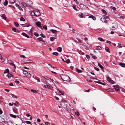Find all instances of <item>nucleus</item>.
<instances>
[{
	"mask_svg": "<svg viewBox=\"0 0 125 125\" xmlns=\"http://www.w3.org/2000/svg\"><path fill=\"white\" fill-rule=\"evenodd\" d=\"M102 12L104 14L106 15L107 12L104 9H102L101 10Z\"/></svg>",
	"mask_w": 125,
	"mask_h": 125,
	"instance_id": "obj_23",
	"label": "nucleus"
},
{
	"mask_svg": "<svg viewBox=\"0 0 125 125\" xmlns=\"http://www.w3.org/2000/svg\"><path fill=\"white\" fill-rule=\"evenodd\" d=\"M26 123L28 124H31V123L30 121H26Z\"/></svg>",
	"mask_w": 125,
	"mask_h": 125,
	"instance_id": "obj_53",
	"label": "nucleus"
},
{
	"mask_svg": "<svg viewBox=\"0 0 125 125\" xmlns=\"http://www.w3.org/2000/svg\"><path fill=\"white\" fill-rule=\"evenodd\" d=\"M37 39L39 40V41H41L43 42H44L45 41L43 40L42 38L41 37H40L38 38H37Z\"/></svg>",
	"mask_w": 125,
	"mask_h": 125,
	"instance_id": "obj_18",
	"label": "nucleus"
},
{
	"mask_svg": "<svg viewBox=\"0 0 125 125\" xmlns=\"http://www.w3.org/2000/svg\"><path fill=\"white\" fill-rule=\"evenodd\" d=\"M5 14H2L1 16V17H3V19L4 20H6V17H5Z\"/></svg>",
	"mask_w": 125,
	"mask_h": 125,
	"instance_id": "obj_24",
	"label": "nucleus"
},
{
	"mask_svg": "<svg viewBox=\"0 0 125 125\" xmlns=\"http://www.w3.org/2000/svg\"><path fill=\"white\" fill-rule=\"evenodd\" d=\"M99 84H102L103 85H104H104H105V83H102V82H100V83Z\"/></svg>",
	"mask_w": 125,
	"mask_h": 125,
	"instance_id": "obj_56",
	"label": "nucleus"
},
{
	"mask_svg": "<svg viewBox=\"0 0 125 125\" xmlns=\"http://www.w3.org/2000/svg\"><path fill=\"white\" fill-rule=\"evenodd\" d=\"M60 77L64 81H69L70 79L69 77L67 75L61 74Z\"/></svg>",
	"mask_w": 125,
	"mask_h": 125,
	"instance_id": "obj_2",
	"label": "nucleus"
},
{
	"mask_svg": "<svg viewBox=\"0 0 125 125\" xmlns=\"http://www.w3.org/2000/svg\"><path fill=\"white\" fill-rule=\"evenodd\" d=\"M62 104L63 105V106L64 107H67V105L64 103H63Z\"/></svg>",
	"mask_w": 125,
	"mask_h": 125,
	"instance_id": "obj_46",
	"label": "nucleus"
},
{
	"mask_svg": "<svg viewBox=\"0 0 125 125\" xmlns=\"http://www.w3.org/2000/svg\"><path fill=\"white\" fill-rule=\"evenodd\" d=\"M36 25L38 27L40 28H41V23L39 21L37 22H36Z\"/></svg>",
	"mask_w": 125,
	"mask_h": 125,
	"instance_id": "obj_6",
	"label": "nucleus"
},
{
	"mask_svg": "<svg viewBox=\"0 0 125 125\" xmlns=\"http://www.w3.org/2000/svg\"><path fill=\"white\" fill-rule=\"evenodd\" d=\"M45 124L46 125H50V123L48 122H46L45 123Z\"/></svg>",
	"mask_w": 125,
	"mask_h": 125,
	"instance_id": "obj_57",
	"label": "nucleus"
},
{
	"mask_svg": "<svg viewBox=\"0 0 125 125\" xmlns=\"http://www.w3.org/2000/svg\"><path fill=\"white\" fill-rule=\"evenodd\" d=\"M91 54L93 58L94 59H96L97 58V57L95 55L92 54Z\"/></svg>",
	"mask_w": 125,
	"mask_h": 125,
	"instance_id": "obj_25",
	"label": "nucleus"
},
{
	"mask_svg": "<svg viewBox=\"0 0 125 125\" xmlns=\"http://www.w3.org/2000/svg\"><path fill=\"white\" fill-rule=\"evenodd\" d=\"M11 95H12V97L13 98H16V99L17 98V97L15 95H14L13 94H11Z\"/></svg>",
	"mask_w": 125,
	"mask_h": 125,
	"instance_id": "obj_39",
	"label": "nucleus"
},
{
	"mask_svg": "<svg viewBox=\"0 0 125 125\" xmlns=\"http://www.w3.org/2000/svg\"><path fill=\"white\" fill-rule=\"evenodd\" d=\"M54 98L57 100H59V98L56 96H54Z\"/></svg>",
	"mask_w": 125,
	"mask_h": 125,
	"instance_id": "obj_58",
	"label": "nucleus"
},
{
	"mask_svg": "<svg viewBox=\"0 0 125 125\" xmlns=\"http://www.w3.org/2000/svg\"><path fill=\"white\" fill-rule=\"evenodd\" d=\"M23 72V73L25 75H26V73H28V72L26 70H24Z\"/></svg>",
	"mask_w": 125,
	"mask_h": 125,
	"instance_id": "obj_54",
	"label": "nucleus"
},
{
	"mask_svg": "<svg viewBox=\"0 0 125 125\" xmlns=\"http://www.w3.org/2000/svg\"><path fill=\"white\" fill-rule=\"evenodd\" d=\"M119 65L123 67H125V64L121 62L119 63Z\"/></svg>",
	"mask_w": 125,
	"mask_h": 125,
	"instance_id": "obj_10",
	"label": "nucleus"
},
{
	"mask_svg": "<svg viewBox=\"0 0 125 125\" xmlns=\"http://www.w3.org/2000/svg\"><path fill=\"white\" fill-rule=\"evenodd\" d=\"M110 8L111 9L115 10V11H116V8L115 7L112 6H111L110 7Z\"/></svg>",
	"mask_w": 125,
	"mask_h": 125,
	"instance_id": "obj_32",
	"label": "nucleus"
},
{
	"mask_svg": "<svg viewBox=\"0 0 125 125\" xmlns=\"http://www.w3.org/2000/svg\"><path fill=\"white\" fill-rule=\"evenodd\" d=\"M15 106H17L19 105V102L17 101H16L15 103H12Z\"/></svg>",
	"mask_w": 125,
	"mask_h": 125,
	"instance_id": "obj_14",
	"label": "nucleus"
},
{
	"mask_svg": "<svg viewBox=\"0 0 125 125\" xmlns=\"http://www.w3.org/2000/svg\"><path fill=\"white\" fill-rule=\"evenodd\" d=\"M57 50L59 52H61L62 51V48L61 47H59L57 48Z\"/></svg>",
	"mask_w": 125,
	"mask_h": 125,
	"instance_id": "obj_20",
	"label": "nucleus"
},
{
	"mask_svg": "<svg viewBox=\"0 0 125 125\" xmlns=\"http://www.w3.org/2000/svg\"><path fill=\"white\" fill-rule=\"evenodd\" d=\"M27 75H26V76L28 77V78H30L31 77V74H30L28 72L27 73H26Z\"/></svg>",
	"mask_w": 125,
	"mask_h": 125,
	"instance_id": "obj_16",
	"label": "nucleus"
},
{
	"mask_svg": "<svg viewBox=\"0 0 125 125\" xmlns=\"http://www.w3.org/2000/svg\"><path fill=\"white\" fill-rule=\"evenodd\" d=\"M76 71L78 73H81L82 72V71L81 70L78 69H77L76 70Z\"/></svg>",
	"mask_w": 125,
	"mask_h": 125,
	"instance_id": "obj_34",
	"label": "nucleus"
},
{
	"mask_svg": "<svg viewBox=\"0 0 125 125\" xmlns=\"http://www.w3.org/2000/svg\"><path fill=\"white\" fill-rule=\"evenodd\" d=\"M52 54L56 56H57L58 55V54L56 52H53L52 53Z\"/></svg>",
	"mask_w": 125,
	"mask_h": 125,
	"instance_id": "obj_41",
	"label": "nucleus"
},
{
	"mask_svg": "<svg viewBox=\"0 0 125 125\" xmlns=\"http://www.w3.org/2000/svg\"><path fill=\"white\" fill-rule=\"evenodd\" d=\"M84 6V5L83 4H81L80 5V6L81 7H83V6Z\"/></svg>",
	"mask_w": 125,
	"mask_h": 125,
	"instance_id": "obj_64",
	"label": "nucleus"
},
{
	"mask_svg": "<svg viewBox=\"0 0 125 125\" xmlns=\"http://www.w3.org/2000/svg\"><path fill=\"white\" fill-rule=\"evenodd\" d=\"M6 76L9 78H10V74H8L6 75Z\"/></svg>",
	"mask_w": 125,
	"mask_h": 125,
	"instance_id": "obj_48",
	"label": "nucleus"
},
{
	"mask_svg": "<svg viewBox=\"0 0 125 125\" xmlns=\"http://www.w3.org/2000/svg\"><path fill=\"white\" fill-rule=\"evenodd\" d=\"M75 114L77 115L78 116L79 115V113L78 111H77L75 112Z\"/></svg>",
	"mask_w": 125,
	"mask_h": 125,
	"instance_id": "obj_55",
	"label": "nucleus"
},
{
	"mask_svg": "<svg viewBox=\"0 0 125 125\" xmlns=\"http://www.w3.org/2000/svg\"><path fill=\"white\" fill-rule=\"evenodd\" d=\"M22 4L23 6V8H25L27 6L26 4L24 2H22Z\"/></svg>",
	"mask_w": 125,
	"mask_h": 125,
	"instance_id": "obj_15",
	"label": "nucleus"
},
{
	"mask_svg": "<svg viewBox=\"0 0 125 125\" xmlns=\"http://www.w3.org/2000/svg\"><path fill=\"white\" fill-rule=\"evenodd\" d=\"M31 15L32 16H34V17H38L41 15V14L38 10H35L33 11H31Z\"/></svg>",
	"mask_w": 125,
	"mask_h": 125,
	"instance_id": "obj_1",
	"label": "nucleus"
},
{
	"mask_svg": "<svg viewBox=\"0 0 125 125\" xmlns=\"http://www.w3.org/2000/svg\"><path fill=\"white\" fill-rule=\"evenodd\" d=\"M51 31L53 33H56L57 32V31L56 30L52 29L51 30Z\"/></svg>",
	"mask_w": 125,
	"mask_h": 125,
	"instance_id": "obj_12",
	"label": "nucleus"
},
{
	"mask_svg": "<svg viewBox=\"0 0 125 125\" xmlns=\"http://www.w3.org/2000/svg\"><path fill=\"white\" fill-rule=\"evenodd\" d=\"M1 61L3 62H4L5 61V58H2L1 59Z\"/></svg>",
	"mask_w": 125,
	"mask_h": 125,
	"instance_id": "obj_63",
	"label": "nucleus"
},
{
	"mask_svg": "<svg viewBox=\"0 0 125 125\" xmlns=\"http://www.w3.org/2000/svg\"><path fill=\"white\" fill-rule=\"evenodd\" d=\"M17 84H18L19 83V82L17 81H14Z\"/></svg>",
	"mask_w": 125,
	"mask_h": 125,
	"instance_id": "obj_59",
	"label": "nucleus"
},
{
	"mask_svg": "<svg viewBox=\"0 0 125 125\" xmlns=\"http://www.w3.org/2000/svg\"><path fill=\"white\" fill-rule=\"evenodd\" d=\"M106 79L109 82H110V81L111 80V78L109 77H107L106 78Z\"/></svg>",
	"mask_w": 125,
	"mask_h": 125,
	"instance_id": "obj_29",
	"label": "nucleus"
},
{
	"mask_svg": "<svg viewBox=\"0 0 125 125\" xmlns=\"http://www.w3.org/2000/svg\"><path fill=\"white\" fill-rule=\"evenodd\" d=\"M65 62H66L68 64L70 63V61L69 59H68L67 60H66V61H65Z\"/></svg>",
	"mask_w": 125,
	"mask_h": 125,
	"instance_id": "obj_33",
	"label": "nucleus"
},
{
	"mask_svg": "<svg viewBox=\"0 0 125 125\" xmlns=\"http://www.w3.org/2000/svg\"><path fill=\"white\" fill-rule=\"evenodd\" d=\"M43 28L44 29H45L46 30L47 29V27L46 26V25H44L43 26Z\"/></svg>",
	"mask_w": 125,
	"mask_h": 125,
	"instance_id": "obj_44",
	"label": "nucleus"
},
{
	"mask_svg": "<svg viewBox=\"0 0 125 125\" xmlns=\"http://www.w3.org/2000/svg\"><path fill=\"white\" fill-rule=\"evenodd\" d=\"M9 85L11 86H13V84L12 83H10L9 84Z\"/></svg>",
	"mask_w": 125,
	"mask_h": 125,
	"instance_id": "obj_62",
	"label": "nucleus"
},
{
	"mask_svg": "<svg viewBox=\"0 0 125 125\" xmlns=\"http://www.w3.org/2000/svg\"><path fill=\"white\" fill-rule=\"evenodd\" d=\"M115 90L117 91H118V90H119V88L118 87V85H117V86H116L115 87Z\"/></svg>",
	"mask_w": 125,
	"mask_h": 125,
	"instance_id": "obj_21",
	"label": "nucleus"
},
{
	"mask_svg": "<svg viewBox=\"0 0 125 125\" xmlns=\"http://www.w3.org/2000/svg\"><path fill=\"white\" fill-rule=\"evenodd\" d=\"M78 53L82 55H83L84 54V53L83 52H82L81 51L79 50L78 51Z\"/></svg>",
	"mask_w": 125,
	"mask_h": 125,
	"instance_id": "obj_19",
	"label": "nucleus"
},
{
	"mask_svg": "<svg viewBox=\"0 0 125 125\" xmlns=\"http://www.w3.org/2000/svg\"><path fill=\"white\" fill-rule=\"evenodd\" d=\"M8 3V1L7 0H5L4 2L3 3V4L5 6L7 5Z\"/></svg>",
	"mask_w": 125,
	"mask_h": 125,
	"instance_id": "obj_26",
	"label": "nucleus"
},
{
	"mask_svg": "<svg viewBox=\"0 0 125 125\" xmlns=\"http://www.w3.org/2000/svg\"><path fill=\"white\" fill-rule=\"evenodd\" d=\"M56 90H57V91H59V93L60 94V95H63V92L61 91L59 89L56 88Z\"/></svg>",
	"mask_w": 125,
	"mask_h": 125,
	"instance_id": "obj_5",
	"label": "nucleus"
},
{
	"mask_svg": "<svg viewBox=\"0 0 125 125\" xmlns=\"http://www.w3.org/2000/svg\"><path fill=\"white\" fill-rule=\"evenodd\" d=\"M40 35L41 37L43 38H45L46 37L42 33L41 34H40Z\"/></svg>",
	"mask_w": 125,
	"mask_h": 125,
	"instance_id": "obj_40",
	"label": "nucleus"
},
{
	"mask_svg": "<svg viewBox=\"0 0 125 125\" xmlns=\"http://www.w3.org/2000/svg\"><path fill=\"white\" fill-rule=\"evenodd\" d=\"M98 39L99 41H101L102 42L103 41H104V40H103V39L102 38L99 37L98 38Z\"/></svg>",
	"mask_w": 125,
	"mask_h": 125,
	"instance_id": "obj_37",
	"label": "nucleus"
},
{
	"mask_svg": "<svg viewBox=\"0 0 125 125\" xmlns=\"http://www.w3.org/2000/svg\"><path fill=\"white\" fill-rule=\"evenodd\" d=\"M103 18H104L105 19L106 18L107 19L108 18V17L106 15H104L103 16Z\"/></svg>",
	"mask_w": 125,
	"mask_h": 125,
	"instance_id": "obj_50",
	"label": "nucleus"
},
{
	"mask_svg": "<svg viewBox=\"0 0 125 125\" xmlns=\"http://www.w3.org/2000/svg\"><path fill=\"white\" fill-rule=\"evenodd\" d=\"M12 31L15 32H18L19 31V30L15 28H12Z\"/></svg>",
	"mask_w": 125,
	"mask_h": 125,
	"instance_id": "obj_9",
	"label": "nucleus"
},
{
	"mask_svg": "<svg viewBox=\"0 0 125 125\" xmlns=\"http://www.w3.org/2000/svg\"><path fill=\"white\" fill-rule=\"evenodd\" d=\"M101 49V47L100 46H97L96 47V49L97 50H100Z\"/></svg>",
	"mask_w": 125,
	"mask_h": 125,
	"instance_id": "obj_35",
	"label": "nucleus"
},
{
	"mask_svg": "<svg viewBox=\"0 0 125 125\" xmlns=\"http://www.w3.org/2000/svg\"><path fill=\"white\" fill-rule=\"evenodd\" d=\"M94 69L96 70L97 71H98L99 70V69L98 68H97V67H94Z\"/></svg>",
	"mask_w": 125,
	"mask_h": 125,
	"instance_id": "obj_49",
	"label": "nucleus"
},
{
	"mask_svg": "<svg viewBox=\"0 0 125 125\" xmlns=\"http://www.w3.org/2000/svg\"><path fill=\"white\" fill-rule=\"evenodd\" d=\"M14 25L17 27H19V25L18 23L16 22H14Z\"/></svg>",
	"mask_w": 125,
	"mask_h": 125,
	"instance_id": "obj_11",
	"label": "nucleus"
},
{
	"mask_svg": "<svg viewBox=\"0 0 125 125\" xmlns=\"http://www.w3.org/2000/svg\"><path fill=\"white\" fill-rule=\"evenodd\" d=\"M34 35L36 37H38L39 36V34L37 32H34Z\"/></svg>",
	"mask_w": 125,
	"mask_h": 125,
	"instance_id": "obj_30",
	"label": "nucleus"
},
{
	"mask_svg": "<svg viewBox=\"0 0 125 125\" xmlns=\"http://www.w3.org/2000/svg\"><path fill=\"white\" fill-rule=\"evenodd\" d=\"M27 7L29 9H31L32 8V7L30 6H27Z\"/></svg>",
	"mask_w": 125,
	"mask_h": 125,
	"instance_id": "obj_61",
	"label": "nucleus"
},
{
	"mask_svg": "<svg viewBox=\"0 0 125 125\" xmlns=\"http://www.w3.org/2000/svg\"><path fill=\"white\" fill-rule=\"evenodd\" d=\"M73 8L75 10H77V9L76 8V7L74 6H72Z\"/></svg>",
	"mask_w": 125,
	"mask_h": 125,
	"instance_id": "obj_51",
	"label": "nucleus"
},
{
	"mask_svg": "<svg viewBox=\"0 0 125 125\" xmlns=\"http://www.w3.org/2000/svg\"><path fill=\"white\" fill-rule=\"evenodd\" d=\"M56 38L55 37H52L50 38V39L51 41H53Z\"/></svg>",
	"mask_w": 125,
	"mask_h": 125,
	"instance_id": "obj_13",
	"label": "nucleus"
},
{
	"mask_svg": "<svg viewBox=\"0 0 125 125\" xmlns=\"http://www.w3.org/2000/svg\"><path fill=\"white\" fill-rule=\"evenodd\" d=\"M44 86L45 88H48V89L50 87V86H49L48 85H45Z\"/></svg>",
	"mask_w": 125,
	"mask_h": 125,
	"instance_id": "obj_38",
	"label": "nucleus"
},
{
	"mask_svg": "<svg viewBox=\"0 0 125 125\" xmlns=\"http://www.w3.org/2000/svg\"><path fill=\"white\" fill-rule=\"evenodd\" d=\"M30 33L31 34H33V33H32V30L31 29L30 30Z\"/></svg>",
	"mask_w": 125,
	"mask_h": 125,
	"instance_id": "obj_60",
	"label": "nucleus"
},
{
	"mask_svg": "<svg viewBox=\"0 0 125 125\" xmlns=\"http://www.w3.org/2000/svg\"><path fill=\"white\" fill-rule=\"evenodd\" d=\"M22 35L25 37H26L27 38H29V36L25 33H22Z\"/></svg>",
	"mask_w": 125,
	"mask_h": 125,
	"instance_id": "obj_8",
	"label": "nucleus"
},
{
	"mask_svg": "<svg viewBox=\"0 0 125 125\" xmlns=\"http://www.w3.org/2000/svg\"><path fill=\"white\" fill-rule=\"evenodd\" d=\"M9 71V70L8 69H7L5 70L4 72V73H7Z\"/></svg>",
	"mask_w": 125,
	"mask_h": 125,
	"instance_id": "obj_47",
	"label": "nucleus"
},
{
	"mask_svg": "<svg viewBox=\"0 0 125 125\" xmlns=\"http://www.w3.org/2000/svg\"><path fill=\"white\" fill-rule=\"evenodd\" d=\"M20 56L22 58H26L25 56L23 55H21Z\"/></svg>",
	"mask_w": 125,
	"mask_h": 125,
	"instance_id": "obj_52",
	"label": "nucleus"
},
{
	"mask_svg": "<svg viewBox=\"0 0 125 125\" xmlns=\"http://www.w3.org/2000/svg\"><path fill=\"white\" fill-rule=\"evenodd\" d=\"M122 47V46H121V44L120 43H118V45L117 46V47H118L119 48H121Z\"/></svg>",
	"mask_w": 125,
	"mask_h": 125,
	"instance_id": "obj_43",
	"label": "nucleus"
},
{
	"mask_svg": "<svg viewBox=\"0 0 125 125\" xmlns=\"http://www.w3.org/2000/svg\"><path fill=\"white\" fill-rule=\"evenodd\" d=\"M79 17L82 18H85V17L83 16V14L82 13H81V14L78 15Z\"/></svg>",
	"mask_w": 125,
	"mask_h": 125,
	"instance_id": "obj_17",
	"label": "nucleus"
},
{
	"mask_svg": "<svg viewBox=\"0 0 125 125\" xmlns=\"http://www.w3.org/2000/svg\"><path fill=\"white\" fill-rule=\"evenodd\" d=\"M31 92H32L33 93H37V91L36 90H33V89H31Z\"/></svg>",
	"mask_w": 125,
	"mask_h": 125,
	"instance_id": "obj_31",
	"label": "nucleus"
},
{
	"mask_svg": "<svg viewBox=\"0 0 125 125\" xmlns=\"http://www.w3.org/2000/svg\"><path fill=\"white\" fill-rule=\"evenodd\" d=\"M8 62L10 65H12L14 64L13 61L10 60H9L8 61Z\"/></svg>",
	"mask_w": 125,
	"mask_h": 125,
	"instance_id": "obj_4",
	"label": "nucleus"
},
{
	"mask_svg": "<svg viewBox=\"0 0 125 125\" xmlns=\"http://www.w3.org/2000/svg\"><path fill=\"white\" fill-rule=\"evenodd\" d=\"M100 20L103 22H104L105 23L107 22V20L104 18H100Z\"/></svg>",
	"mask_w": 125,
	"mask_h": 125,
	"instance_id": "obj_3",
	"label": "nucleus"
},
{
	"mask_svg": "<svg viewBox=\"0 0 125 125\" xmlns=\"http://www.w3.org/2000/svg\"><path fill=\"white\" fill-rule=\"evenodd\" d=\"M92 18L94 20H96V18L94 16H92Z\"/></svg>",
	"mask_w": 125,
	"mask_h": 125,
	"instance_id": "obj_45",
	"label": "nucleus"
},
{
	"mask_svg": "<svg viewBox=\"0 0 125 125\" xmlns=\"http://www.w3.org/2000/svg\"><path fill=\"white\" fill-rule=\"evenodd\" d=\"M109 82H110V83L112 84H114L115 83V82L112 80L110 81Z\"/></svg>",
	"mask_w": 125,
	"mask_h": 125,
	"instance_id": "obj_42",
	"label": "nucleus"
},
{
	"mask_svg": "<svg viewBox=\"0 0 125 125\" xmlns=\"http://www.w3.org/2000/svg\"><path fill=\"white\" fill-rule=\"evenodd\" d=\"M10 115L11 117L14 118H15L16 117V115L12 114H10Z\"/></svg>",
	"mask_w": 125,
	"mask_h": 125,
	"instance_id": "obj_22",
	"label": "nucleus"
},
{
	"mask_svg": "<svg viewBox=\"0 0 125 125\" xmlns=\"http://www.w3.org/2000/svg\"><path fill=\"white\" fill-rule=\"evenodd\" d=\"M105 50L106 51H107V52H109V49L108 47H106L105 48Z\"/></svg>",
	"mask_w": 125,
	"mask_h": 125,
	"instance_id": "obj_36",
	"label": "nucleus"
},
{
	"mask_svg": "<svg viewBox=\"0 0 125 125\" xmlns=\"http://www.w3.org/2000/svg\"><path fill=\"white\" fill-rule=\"evenodd\" d=\"M98 65L101 69H102L103 68V66L99 63H98Z\"/></svg>",
	"mask_w": 125,
	"mask_h": 125,
	"instance_id": "obj_27",
	"label": "nucleus"
},
{
	"mask_svg": "<svg viewBox=\"0 0 125 125\" xmlns=\"http://www.w3.org/2000/svg\"><path fill=\"white\" fill-rule=\"evenodd\" d=\"M20 20L21 21H25V19L22 17H21L20 18Z\"/></svg>",
	"mask_w": 125,
	"mask_h": 125,
	"instance_id": "obj_28",
	"label": "nucleus"
},
{
	"mask_svg": "<svg viewBox=\"0 0 125 125\" xmlns=\"http://www.w3.org/2000/svg\"><path fill=\"white\" fill-rule=\"evenodd\" d=\"M16 6L18 8H19V9L20 10H21V11H23V9L21 7H20V6H19L18 4H16Z\"/></svg>",
	"mask_w": 125,
	"mask_h": 125,
	"instance_id": "obj_7",
	"label": "nucleus"
}]
</instances>
